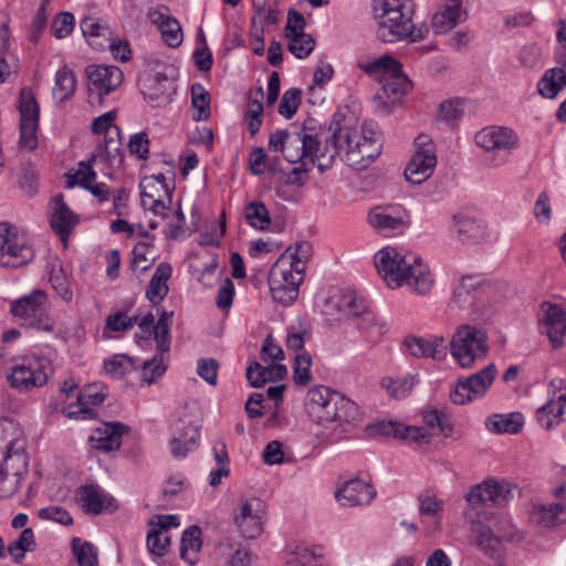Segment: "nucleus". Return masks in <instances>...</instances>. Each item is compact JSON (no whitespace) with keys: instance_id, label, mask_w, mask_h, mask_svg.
<instances>
[{"instance_id":"f257e3e1","label":"nucleus","mask_w":566,"mask_h":566,"mask_svg":"<svg viewBox=\"0 0 566 566\" xmlns=\"http://www.w3.org/2000/svg\"><path fill=\"white\" fill-rule=\"evenodd\" d=\"M326 138L325 151L318 155L319 140L306 129L293 132L283 151L284 158L291 164L327 156L334 159L340 153L345 154L347 165L355 169H364L373 163L381 151L380 134L377 125L365 122L361 126L353 116L336 112L331 119Z\"/></svg>"},{"instance_id":"f03ea898","label":"nucleus","mask_w":566,"mask_h":566,"mask_svg":"<svg viewBox=\"0 0 566 566\" xmlns=\"http://www.w3.org/2000/svg\"><path fill=\"white\" fill-rule=\"evenodd\" d=\"M375 266L390 289L408 285L420 295L428 294L434 283L433 276L422 259L412 252L385 247L374 258Z\"/></svg>"},{"instance_id":"7ed1b4c3","label":"nucleus","mask_w":566,"mask_h":566,"mask_svg":"<svg viewBox=\"0 0 566 566\" xmlns=\"http://www.w3.org/2000/svg\"><path fill=\"white\" fill-rule=\"evenodd\" d=\"M305 409L316 423H354L360 419L358 406L326 386H315L307 391Z\"/></svg>"},{"instance_id":"20e7f679","label":"nucleus","mask_w":566,"mask_h":566,"mask_svg":"<svg viewBox=\"0 0 566 566\" xmlns=\"http://www.w3.org/2000/svg\"><path fill=\"white\" fill-rule=\"evenodd\" d=\"M450 353L462 368H471L489 353V336L484 328L463 324L458 326L450 342Z\"/></svg>"},{"instance_id":"39448f33","label":"nucleus","mask_w":566,"mask_h":566,"mask_svg":"<svg viewBox=\"0 0 566 566\" xmlns=\"http://www.w3.org/2000/svg\"><path fill=\"white\" fill-rule=\"evenodd\" d=\"M415 11H403L374 14L377 29V38L385 43H396L408 39L410 42H418L426 38L428 29H416L412 21Z\"/></svg>"},{"instance_id":"423d86ee","label":"nucleus","mask_w":566,"mask_h":566,"mask_svg":"<svg viewBox=\"0 0 566 566\" xmlns=\"http://www.w3.org/2000/svg\"><path fill=\"white\" fill-rule=\"evenodd\" d=\"M11 313L21 326L44 332L54 329V321L48 313V296L43 290H33L29 295L15 300Z\"/></svg>"},{"instance_id":"0eeeda50","label":"nucleus","mask_w":566,"mask_h":566,"mask_svg":"<svg viewBox=\"0 0 566 566\" xmlns=\"http://www.w3.org/2000/svg\"><path fill=\"white\" fill-rule=\"evenodd\" d=\"M51 363L45 357L25 356L14 364L7 379L21 392L44 386L49 380Z\"/></svg>"},{"instance_id":"6e6552de","label":"nucleus","mask_w":566,"mask_h":566,"mask_svg":"<svg viewBox=\"0 0 566 566\" xmlns=\"http://www.w3.org/2000/svg\"><path fill=\"white\" fill-rule=\"evenodd\" d=\"M517 486L509 481L488 479L475 484L465 495V501L472 509L503 507L513 500Z\"/></svg>"},{"instance_id":"1a4fd4ad","label":"nucleus","mask_w":566,"mask_h":566,"mask_svg":"<svg viewBox=\"0 0 566 566\" xmlns=\"http://www.w3.org/2000/svg\"><path fill=\"white\" fill-rule=\"evenodd\" d=\"M33 259L27 238L8 222L0 223V265L20 268Z\"/></svg>"},{"instance_id":"9d476101","label":"nucleus","mask_w":566,"mask_h":566,"mask_svg":"<svg viewBox=\"0 0 566 566\" xmlns=\"http://www.w3.org/2000/svg\"><path fill=\"white\" fill-rule=\"evenodd\" d=\"M416 146V151L405 169V177L409 182L420 185L433 174L437 156L434 145L427 136H418Z\"/></svg>"},{"instance_id":"9b49d317","label":"nucleus","mask_w":566,"mask_h":566,"mask_svg":"<svg viewBox=\"0 0 566 566\" xmlns=\"http://www.w3.org/2000/svg\"><path fill=\"white\" fill-rule=\"evenodd\" d=\"M20 147L33 150L38 146L36 130L39 126L40 106L28 87L20 92Z\"/></svg>"},{"instance_id":"f8f14e48","label":"nucleus","mask_w":566,"mask_h":566,"mask_svg":"<svg viewBox=\"0 0 566 566\" xmlns=\"http://www.w3.org/2000/svg\"><path fill=\"white\" fill-rule=\"evenodd\" d=\"M497 369L490 364L475 374L460 378L455 388L450 392V399L454 405H464L478 397H482L494 381Z\"/></svg>"},{"instance_id":"ddd939ff","label":"nucleus","mask_w":566,"mask_h":566,"mask_svg":"<svg viewBox=\"0 0 566 566\" xmlns=\"http://www.w3.org/2000/svg\"><path fill=\"white\" fill-rule=\"evenodd\" d=\"M265 505L258 497H251L241 503L233 513V522L240 535L248 539L260 536L263 532Z\"/></svg>"},{"instance_id":"4468645a","label":"nucleus","mask_w":566,"mask_h":566,"mask_svg":"<svg viewBox=\"0 0 566 566\" xmlns=\"http://www.w3.org/2000/svg\"><path fill=\"white\" fill-rule=\"evenodd\" d=\"M480 280L476 276H462L459 284L453 291V302L469 314L474 315L478 319L490 318L492 311L485 306L484 301L478 298V287Z\"/></svg>"},{"instance_id":"2eb2a0df","label":"nucleus","mask_w":566,"mask_h":566,"mask_svg":"<svg viewBox=\"0 0 566 566\" xmlns=\"http://www.w3.org/2000/svg\"><path fill=\"white\" fill-rule=\"evenodd\" d=\"M475 143L488 151H505L500 158V164L506 160L507 155L517 145V137L512 129L501 126L483 128L475 135Z\"/></svg>"},{"instance_id":"dca6fc26","label":"nucleus","mask_w":566,"mask_h":566,"mask_svg":"<svg viewBox=\"0 0 566 566\" xmlns=\"http://www.w3.org/2000/svg\"><path fill=\"white\" fill-rule=\"evenodd\" d=\"M368 222L378 232L389 235L402 231L408 224V213L400 207H375L368 213Z\"/></svg>"},{"instance_id":"f3484780","label":"nucleus","mask_w":566,"mask_h":566,"mask_svg":"<svg viewBox=\"0 0 566 566\" xmlns=\"http://www.w3.org/2000/svg\"><path fill=\"white\" fill-rule=\"evenodd\" d=\"M86 74L90 90L96 91L101 98L115 91L124 80L123 72L117 66L90 65Z\"/></svg>"},{"instance_id":"a211bd4d","label":"nucleus","mask_w":566,"mask_h":566,"mask_svg":"<svg viewBox=\"0 0 566 566\" xmlns=\"http://www.w3.org/2000/svg\"><path fill=\"white\" fill-rule=\"evenodd\" d=\"M375 495L374 486L360 479L346 481L335 493L339 504L348 507L369 504Z\"/></svg>"},{"instance_id":"6ab92c4d","label":"nucleus","mask_w":566,"mask_h":566,"mask_svg":"<svg viewBox=\"0 0 566 566\" xmlns=\"http://www.w3.org/2000/svg\"><path fill=\"white\" fill-rule=\"evenodd\" d=\"M410 355L417 358H432L442 360L447 356V344L443 337L431 336L429 338L408 336L403 342Z\"/></svg>"},{"instance_id":"aec40b11","label":"nucleus","mask_w":566,"mask_h":566,"mask_svg":"<svg viewBox=\"0 0 566 566\" xmlns=\"http://www.w3.org/2000/svg\"><path fill=\"white\" fill-rule=\"evenodd\" d=\"M51 209V228L62 241H66L80 219L65 203L62 195L53 198Z\"/></svg>"},{"instance_id":"412c9836","label":"nucleus","mask_w":566,"mask_h":566,"mask_svg":"<svg viewBox=\"0 0 566 566\" xmlns=\"http://www.w3.org/2000/svg\"><path fill=\"white\" fill-rule=\"evenodd\" d=\"M76 496L81 507L86 513L94 515L104 511L113 512L117 507L115 500L105 494L97 485H83L78 488Z\"/></svg>"},{"instance_id":"4be33fe9","label":"nucleus","mask_w":566,"mask_h":566,"mask_svg":"<svg viewBox=\"0 0 566 566\" xmlns=\"http://www.w3.org/2000/svg\"><path fill=\"white\" fill-rule=\"evenodd\" d=\"M465 18L467 12L462 9V0H446L442 9L433 14L431 27L436 34H443Z\"/></svg>"},{"instance_id":"5701e85b","label":"nucleus","mask_w":566,"mask_h":566,"mask_svg":"<svg viewBox=\"0 0 566 566\" xmlns=\"http://www.w3.org/2000/svg\"><path fill=\"white\" fill-rule=\"evenodd\" d=\"M381 81L382 85L380 90L377 91L375 97L380 99L386 105H395L400 103L401 97L410 88V81L403 74L402 66H400V72L391 74Z\"/></svg>"},{"instance_id":"b1692460","label":"nucleus","mask_w":566,"mask_h":566,"mask_svg":"<svg viewBox=\"0 0 566 566\" xmlns=\"http://www.w3.org/2000/svg\"><path fill=\"white\" fill-rule=\"evenodd\" d=\"M129 427L118 422H107L103 429L96 431V436L91 438L93 447L96 450L109 452L119 449L122 437L129 432Z\"/></svg>"},{"instance_id":"393cba45","label":"nucleus","mask_w":566,"mask_h":566,"mask_svg":"<svg viewBox=\"0 0 566 566\" xmlns=\"http://www.w3.org/2000/svg\"><path fill=\"white\" fill-rule=\"evenodd\" d=\"M171 440L169 442L170 453L176 459L185 458V451L179 449V442L185 443L187 448H196L199 432L198 428L190 421L178 419L171 426Z\"/></svg>"},{"instance_id":"a878e982","label":"nucleus","mask_w":566,"mask_h":566,"mask_svg":"<svg viewBox=\"0 0 566 566\" xmlns=\"http://www.w3.org/2000/svg\"><path fill=\"white\" fill-rule=\"evenodd\" d=\"M566 392H560L556 398L552 397L545 405L536 410V420L546 430H552L566 420Z\"/></svg>"},{"instance_id":"bb28decb","label":"nucleus","mask_w":566,"mask_h":566,"mask_svg":"<svg viewBox=\"0 0 566 566\" xmlns=\"http://www.w3.org/2000/svg\"><path fill=\"white\" fill-rule=\"evenodd\" d=\"M105 399L103 386L101 384H90L84 387L77 395V410L69 411L70 418L88 419L94 416V410L91 406L101 405Z\"/></svg>"},{"instance_id":"cd10ccee","label":"nucleus","mask_w":566,"mask_h":566,"mask_svg":"<svg viewBox=\"0 0 566 566\" xmlns=\"http://www.w3.org/2000/svg\"><path fill=\"white\" fill-rule=\"evenodd\" d=\"M565 332V312L557 305H549L545 312L543 333L547 334L554 348H558L563 345Z\"/></svg>"},{"instance_id":"c85d7f7f","label":"nucleus","mask_w":566,"mask_h":566,"mask_svg":"<svg viewBox=\"0 0 566 566\" xmlns=\"http://www.w3.org/2000/svg\"><path fill=\"white\" fill-rule=\"evenodd\" d=\"M172 274V268L167 262H161L150 279L146 290V297L154 304H158L168 294L167 281Z\"/></svg>"},{"instance_id":"c756f323","label":"nucleus","mask_w":566,"mask_h":566,"mask_svg":"<svg viewBox=\"0 0 566 566\" xmlns=\"http://www.w3.org/2000/svg\"><path fill=\"white\" fill-rule=\"evenodd\" d=\"M452 222V227L462 242H478L484 235L482 224L468 213H454Z\"/></svg>"},{"instance_id":"7c9ffc66","label":"nucleus","mask_w":566,"mask_h":566,"mask_svg":"<svg viewBox=\"0 0 566 566\" xmlns=\"http://www.w3.org/2000/svg\"><path fill=\"white\" fill-rule=\"evenodd\" d=\"M277 269L269 272L268 283L270 286V291L272 297L275 302L281 303L282 305L289 306L291 305L298 296V287L295 282L290 284H282V276H280Z\"/></svg>"},{"instance_id":"2f4dec72","label":"nucleus","mask_w":566,"mask_h":566,"mask_svg":"<svg viewBox=\"0 0 566 566\" xmlns=\"http://www.w3.org/2000/svg\"><path fill=\"white\" fill-rule=\"evenodd\" d=\"M25 449L22 431L11 419H0V453Z\"/></svg>"},{"instance_id":"473e14b6","label":"nucleus","mask_w":566,"mask_h":566,"mask_svg":"<svg viewBox=\"0 0 566 566\" xmlns=\"http://www.w3.org/2000/svg\"><path fill=\"white\" fill-rule=\"evenodd\" d=\"M524 424V417L521 412L507 415H493L488 418L485 426L493 433H518Z\"/></svg>"},{"instance_id":"72a5a7b5","label":"nucleus","mask_w":566,"mask_h":566,"mask_svg":"<svg viewBox=\"0 0 566 566\" xmlns=\"http://www.w3.org/2000/svg\"><path fill=\"white\" fill-rule=\"evenodd\" d=\"M473 545L491 557L499 555L501 552L500 537L494 535L493 531L482 524H476L472 528Z\"/></svg>"},{"instance_id":"f704fd0d","label":"nucleus","mask_w":566,"mask_h":566,"mask_svg":"<svg viewBox=\"0 0 566 566\" xmlns=\"http://www.w3.org/2000/svg\"><path fill=\"white\" fill-rule=\"evenodd\" d=\"M566 86V71L560 67L547 70L538 82V93L546 98H554Z\"/></svg>"},{"instance_id":"c9c22d12","label":"nucleus","mask_w":566,"mask_h":566,"mask_svg":"<svg viewBox=\"0 0 566 566\" xmlns=\"http://www.w3.org/2000/svg\"><path fill=\"white\" fill-rule=\"evenodd\" d=\"M76 90V77L67 65L61 67L55 74V84L52 91L53 98L60 103L70 99Z\"/></svg>"},{"instance_id":"e433bc0d","label":"nucleus","mask_w":566,"mask_h":566,"mask_svg":"<svg viewBox=\"0 0 566 566\" xmlns=\"http://www.w3.org/2000/svg\"><path fill=\"white\" fill-rule=\"evenodd\" d=\"M0 470L13 475L27 476L29 473V459L25 449L20 451L0 453Z\"/></svg>"},{"instance_id":"4c0bfd02","label":"nucleus","mask_w":566,"mask_h":566,"mask_svg":"<svg viewBox=\"0 0 566 566\" xmlns=\"http://www.w3.org/2000/svg\"><path fill=\"white\" fill-rule=\"evenodd\" d=\"M401 64L392 56L385 54L371 62H359L358 67L371 76H379L381 80L400 72Z\"/></svg>"},{"instance_id":"58836bf2","label":"nucleus","mask_w":566,"mask_h":566,"mask_svg":"<svg viewBox=\"0 0 566 566\" xmlns=\"http://www.w3.org/2000/svg\"><path fill=\"white\" fill-rule=\"evenodd\" d=\"M537 523L543 527H554L566 522V506L559 503L539 505L534 510Z\"/></svg>"},{"instance_id":"ea45409f","label":"nucleus","mask_w":566,"mask_h":566,"mask_svg":"<svg viewBox=\"0 0 566 566\" xmlns=\"http://www.w3.org/2000/svg\"><path fill=\"white\" fill-rule=\"evenodd\" d=\"M347 317L355 327L359 329H368L375 324V314L366 308L363 301L352 298L346 303Z\"/></svg>"},{"instance_id":"a19ab883","label":"nucleus","mask_w":566,"mask_h":566,"mask_svg":"<svg viewBox=\"0 0 566 566\" xmlns=\"http://www.w3.org/2000/svg\"><path fill=\"white\" fill-rule=\"evenodd\" d=\"M256 97L249 96V107L245 112V122L251 136H254L262 124L263 104V88L260 86L255 90Z\"/></svg>"},{"instance_id":"79ce46f5","label":"nucleus","mask_w":566,"mask_h":566,"mask_svg":"<svg viewBox=\"0 0 566 566\" xmlns=\"http://www.w3.org/2000/svg\"><path fill=\"white\" fill-rule=\"evenodd\" d=\"M174 312L163 311L154 329L153 336L157 344L159 354H164L170 348V326Z\"/></svg>"},{"instance_id":"37998d69","label":"nucleus","mask_w":566,"mask_h":566,"mask_svg":"<svg viewBox=\"0 0 566 566\" xmlns=\"http://www.w3.org/2000/svg\"><path fill=\"white\" fill-rule=\"evenodd\" d=\"M219 555L223 566H249L251 564V553L247 548L234 547L230 543H221Z\"/></svg>"},{"instance_id":"c03bdc74","label":"nucleus","mask_w":566,"mask_h":566,"mask_svg":"<svg viewBox=\"0 0 566 566\" xmlns=\"http://www.w3.org/2000/svg\"><path fill=\"white\" fill-rule=\"evenodd\" d=\"M35 546L34 532L32 528H24L19 537L9 544L8 553L14 562L20 563L25 557V553L34 551Z\"/></svg>"},{"instance_id":"a18cd8bd","label":"nucleus","mask_w":566,"mask_h":566,"mask_svg":"<svg viewBox=\"0 0 566 566\" xmlns=\"http://www.w3.org/2000/svg\"><path fill=\"white\" fill-rule=\"evenodd\" d=\"M290 251L291 249H286L272 265L270 271L277 269L279 272H281L280 276H282V284L295 282L296 285H300L303 282V271L298 269L297 272V270L294 269L295 266L293 265V261H291V256L287 255Z\"/></svg>"},{"instance_id":"49530a36","label":"nucleus","mask_w":566,"mask_h":566,"mask_svg":"<svg viewBox=\"0 0 566 566\" xmlns=\"http://www.w3.org/2000/svg\"><path fill=\"white\" fill-rule=\"evenodd\" d=\"M191 103L195 109L192 114L195 120H206L210 117V94L200 84L191 87Z\"/></svg>"},{"instance_id":"de8ad7c7","label":"nucleus","mask_w":566,"mask_h":566,"mask_svg":"<svg viewBox=\"0 0 566 566\" xmlns=\"http://www.w3.org/2000/svg\"><path fill=\"white\" fill-rule=\"evenodd\" d=\"M381 387L395 399L405 398L413 388L416 384L415 376H406L401 378L384 377L381 379Z\"/></svg>"},{"instance_id":"09e8293b","label":"nucleus","mask_w":566,"mask_h":566,"mask_svg":"<svg viewBox=\"0 0 566 566\" xmlns=\"http://www.w3.org/2000/svg\"><path fill=\"white\" fill-rule=\"evenodd\" d=\"M201 530L197 525L189 526L181 536L180 556L185 560L193 564V560L189 557V553H197L202 546Z\"/></svg>"},{"instance_id":"8fccbe9b","label":"nucleus","mask_w":566,"mask_h":566,"mask_svg":"<svg viewBox=\"0 0 566 566\" xmlns=\"http://www.w3.org/2000/svg\"><path fill=\"white\" fill-rule=\"evenodd\" d=\"M321 557V554L306 546L291 545L287 547L286 564L290 566H313L312 563Z\"/></svg>"},{"instance_id":"3c124183","label":"nucleus","mask_w":566,"mask_h":566,"mask_svg":"<svg viewBox=\"0 0 566 566\" xmlns=\"http://www.w3.org/2000/svg\"><path fill=\"white\" fill-rule=\"evenodd\" d=\"M245 218L250 226L264 230L271 223V217L268 208L262 201H251L245 208Z\"/></svg>"},{"instance_id":"603ef678","label":"nucleus","mask_w":566,"mask_h":566,"mask_svg":"<svg viewBox=\"0 0 566 566\" xmlns=\"http://www.w3.org/2000/svg\"><path fill=\"white\" fill-rule=\"evenodd\" d=\"M72 551L78 566H97V553L93 544L81 538L72 539Z\"/></svg>"},{"instance_id":"864d4df0","label":"nucleus","mask_w":566,"mask_h":566,"mask_svg":"<svg viewBox=\"0 0 566 566\" xmlns=\"http://www.w3.org/2000/svg\"><path fill=\"white\" fill-rule=\"evenodd\" d=\"M423 421L428 427L437 429L438 433L442 434L443 437H451L453 426L450 417L443 411H440L438 409L424 411Z\"/></svg>"},{"instance_id":"5fc2aeb1","label":"nucleus","mask_w":566,"mask_h":566,"mask_svg":"<svg viewBox=\"0 0 566 566\" xmlns=\"http://www.w3.org/2000/svg\"><path fill=\"white\" fill-rule=\"evenodd\" d=\"M312 357L308 353H297L293 364V378L296 385L306 386L312 380L311 374Z\"/></svg>"},{"instance_id":"6e6d98bb","label":"nucleus","mask_w":566,"mask_h":566,"mask_svg":"<svg viewBox=\"0 0 566 566\" xmlns=\"http://www.w3.org/2000/svg\"><path fill=\"white\" fill-rule=\"evenodd\" d=\"M135 368L134 358L125 354H116L104 360L105 371L114 377H122Z\"/></svg>"},{"instance_id":"4d7b16f0","label":"nucleus","mask_w":566,"mask_h":566,"mask_svg":"<svg viewBox=\"0 0 566 566\" xmlns=\"http://www.w3.org/2000/svg\"><path fill=\"white\" fill-rule=\"evenodd\" d=\"M94 159L95 156H92L90 160L81 161L78 164V169L75 171V174L69 176V187H74L75 185H77L85 189L90 184L95 181L96 172L92 167V163L94 161Z\"/></svg>"},{"instance_id":"13d9d810","label":"nucleus","mask_w":566,"mask_h":566,"mask_svg":"<svg viewBox=\"0 0 566 566\" xmlns=\"http://www.w3.org/2000/svg\"><path fill=\"white\" fill-rule=\"evenodd\" d=\"M379 431L384 436H392L400 439H411L413 441H418L420 438H423V434H420L421 428L403 427L394 422L381 423L379 426Z\"/></svg>"},{"instance_id":"bf43d9fd","label":"nucleus","mask_w":566,"mask_h":566,"mask_svg":"<svg viewBox=\"0 0 566 566\" xmlns=\"http://www.w3.org/2000/svg\"><path fill=\"white\" fill-rule=\"evenodd\" d=\"M374 14L415 11L412 0H373Z\"/></svg>"},{"instance_id":"052dcab7","label":"nucleus","mask_w":566,"mask_h":566,"mask_svg":"<svg viewBox=\"0 0 566 566\" xmlns=\"http://www.w3.org/2000/svg\"><path fill=\"white\" fill-rule=\"evenodd\" d=\"M302 99V92L300 88L287 90L280 102L279 114L290 119L297 112Z\"/></svg>"},{"instance_id":"680f3d73","label":"nucleus","mask_w":566,"mask_h":566,"mask_svg":"<svg viewBox=\"0 0 566 566\" xmlns=\"http://www.w3.org/2000/svg\"><path fill=\"white\" fill-rule=\"evenodd\" d=\"M164 42L170 48H177L182 42V30L177 19L166 20L159 29Z\"/></svg>"},{"instance_id":"e2e57ef3","label":"nucleus","mask_w":566,"mask_h":566,"mask_svg":"<svg viewBox=\"0 0 566 566\" xmlns=\"http://www.w3.org/2000/svg\"><path fill=\"white\" fill-rule=\"evenodd\" d=\"M269 366H262L260 363H251L247 368V379L251 387L260 388L271 381Z\"/></svg>"},{"instance_id":"0e129e2a","label":"nucleus","mask_w":566,"mask_h":566,"mask_svg":"<svg viewBox=\"0 0 566 566\" xmlns=\"http://www.w3.org/2000/svg\"><path fill=\"white\" fill-rule=\"evenodd\" d=\"M287 50L293 53L297 59H304L308 56L315 46V41L310 34L303 36H295L289 39Z\"/></svg>"},{"instance_id":"69168bd1","label":"nucleus","mask_w":566,"mask_h":566,"mask_svg":"<svg viewBox=\"0 0 566 566\" xmlns=\"http://www.w3.org/2000/svg\"><path fill=\"white\" fill-rule=\"evenodd\" d=\"M170 538L161 531L153 528L147 534V548L156 556H165L169 546Z\"/></svg>"},{"instance_id":"338daca9","label":"nucleus","mask_w":566,"mask_h":566,"mask_svg":"<svg viewBox=\"0 0 566 566\" xmlns=\"http://www.w3.org/2000/svg\"><path fill=\"white\" fill-rule=\"evenodd\" d=\"M38 516L41 520L53 521L65 526L73 524L71 514L65 509L56 505L40 509Z\"/></svg>"},{"instance_id":"774afa93","label":"nucleus","mask_w":566,"mask_h":566,"mask_svg":"<svg viewBox=\"0 0 566 566\" xmlns=\"http://www.w3.org/2000/svg\"><path fill=\"white\" fill-rule=\"evenodd\" d=\"M463 114L464 101L461 98H452L440 104V116L448 123L458 120Z\"/></svg>"}]
</instances>
